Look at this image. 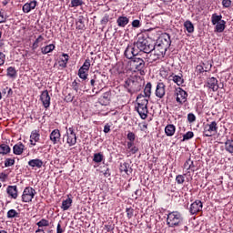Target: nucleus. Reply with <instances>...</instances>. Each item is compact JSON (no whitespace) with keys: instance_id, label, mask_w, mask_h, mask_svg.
I'll return each instance as SVG.
<instances>
[{"instance_id":"nucleus-10","label":"nucleus","mask_w":233,"mask_h":233,"mask_svg":"<svg viewBox=\"0 0 233 233\" xmlns=\"http://www.w3.org/2000/svg\"><path fill=\"white\" fill-rule=\"evenodd\" d=\"M138 55H139V49H137L136 43L128 45L124 52L125 57H127V59H131V60H133L134 57H137L136 56H138Z\"/></svg>"},{"instance_id":"nucleus-39","label":"nucleus","mask_w":233,"mask_h":233,"mask_svg":"<svg viewBox=\"0 0 233 233\" xmlns=\"http://www.w3.org/2000/svg\"><path fill=\"white\" fill-rule=\"evenodd\" d=\"M7 219H14V218H19V212L15 209H9L6 214Z\"/></svg>"},{"instance_id":"nucleus-63","label":"nucleus","mask_w":233,"mask_h":233,"mask_svg":"<svg viewBox=\"0 0 233 233\" xmlns=\"http://www.w3.org/2000/svg\"><path fill=\"white\" fill-rule=\"evenodd\" d=\"M133 147H134V141H130L129 140V142H127V148H128V150H130V148Z\"/></svg>"},{"instance_id":"nucleus-6","label":"nucleus","mask_w":233,"mask_h":233,"mask_svg":"<svg viewBox=\"0 0 233 233\" xmlns=\"http://www.w3.org/2000/svg\"><path fill=\"white\" fill-rule=\"evenodd\" d=\"M124 86L127 89L129 94H134L141 90V83H139L136 77L127 78L125 81Z\"/></svg>"},{"instance_id":"nucleus-51","label":"nucleus","mask_w":233,"mask_h":233,"mask_svg":"<svg viewBox=\"0 0 233 233\" xmlns=\"http://www.w3.org/2000/svg\"><path fill=\"white\" fill-rule=\"evenodd\" d=\"M78 77H80V79H86L88 77V74H86V71L83 70V69H79L78 70Z\"/></svg>"},{"instance_id":"nucleus-64","label":"nucleus","mask_w":233,"mask_h":233,"mask_svg":"<svg viewBox=\"0 0 233 233\" xmlns=\"http://www.w3.org/2000/svg\"><path fill=\"white\" fill-rule=\"evenodd\" d=\"M35 233H45V230L38 228L36 229Z\"/></svg>"},{"instance_id":"nucleus-8","label":"nucleus","mask_w":233,"mask_h":233,"mask_svg":"<svg viewBox=\"0 0 233 233\" xmlns=\"http://www.w3.org/2000/svg\"><path fill=\"white\" fill-rule=\"evenodd\" d=\"M63 142L67 143L69 147H74V145L77 143V136L76 135L74 128L70 127L67 129L66 134L63 137Z\"/></svg>"},{"instance_id":"nucleus-13","label":"nucleus","mask_w":233,"mask_h":233,"mask_svg":"<svg viewBox=\"0 0 233 233\" xmlns=\"http://www.w3.org/2000/svg\"><path fill=\"white\" fill-rule=\"evenodd\" d=\"M203 210V202L201 200H195L189 208V212L192 216L194 214H198V212H201Z\"/></svg>"},{"instance_id":"nucleus-44","label":"nucleus","mask_w":233,"mask_h":233,"mask_svg":"<svg viewBox=\"0 0 233 233\" xmlns=\"http://www.w3.org/2000/svg\"><path fill=\"white\" fill-rule=\"evenodd\" d=\"M103 154L101 153H96L94 154V157H93V161L94 163H101V161H103Z\"/></svg>"},{"instance_id":"nucleus-15","label":"nucleus","mask_w":233,"mask_h":233,"mask_svg":"<svg viewBox=\"0 0 233 233\" xmlns=\"http://www.w3.org/2000/svg\"><path fill=\"white\" fill-rule=\"evenodd\" d=\"M6 194L10 199H17L19 197V189H17V186H7Z\"/></svg>"},{"instance_id":"nucleus-60","label":"nucleus","mask_w":233,"mask_h":233,"mask_svg":"<svg viewBox=\"0 0 233 233\" xmlns=\"http://www.w3.org/2000/svg\"><path fill=\"white\" fill-rule=\"evenodd\" d=\"M130 154H137V152H139V147L133 146L130 149H129Z\"/></svg>"},{"instance_id":"nucleus-21","label":"nucleus","mask_w":233,"mask_h":233,"mask_svg":"<svg viewBox=\"0 0 233 233\" xmlns=\"http://www.w3.org/2000/svg\"><path fill=\"white\" fill-rule=\"evenodd\" d=\"M202 65H207V66H203ZM202 65H198L196 66V70L197 72H198V74H203V72H208V70L212 68V64L208 62H202Z\"/></svg>"},{"instance_id":"nucleus-19","label":"nucleus","mask_w":233,"mask_h":233,"mask_svg":"<svg viewBox=\"0 0 233 233\" xmlns=\"http://www.w3.org/2000/svg\"><path fill=\"white\" fill-rule=\"evenodd\" d=\"M208 88H210L213 92H218L219 89V85H218V78L210 77L207 81Z\"/></svg>"},{"instance_id":"nucleus-58","label":"nucleus","mask_w":233,"mask_h":233,"mask_svg":"<svg viewBox=\"0 0 233 233\" xmlns=\"http://www.w3.org/2000/svg\"><path fill=\"white\" fill-rule=\"evenodd\" d=\"M5 59L6 56L3 52H0V66H3L5 65Z\"/></svg>"},{"instance_id":"nucleus-32","label":"nucleus","mask_w":233,"mask_h":233,"mask_svg":"<svg viewBox=\"0 0 233 233\" xmlns=\"http://www.w3.org/2000/svg\"><path fill=\"white\" fill-rule=\"evenodd\" d=\"M69 59L70 56H68V54H63L59 62V66H62V68H66V65L68 64Z\"/></svg>"},{"instance_id":"nucleus-11","label":"nucleus","mask_w":233,"mask_h":233,"mask_svg":"<svg viewBox=\"0 0 233 233\" xmlns=\"http://www.w3.org/2000/svg\"><path fill=\"white\" fill-rule=\"evenodd\" d=\"M216 133H218V123L216 121L208 124L204 128L205 137H212Z\"/></svg>"},{"instance_id":"nucleus-14","label":"nucleus","mask_w":233,"mask_h":233,"mask_svg":"<svg viewBox=\"0 0 233 233\" xmlns=\"http://www.w3.org/2000/svg\"><path fill=\"white\" fill-rule=\"evenodd\" d=\"M166 88H167V86H165L163 82L157 83L156 91H155V96L158 97V99H163L165 97Z\"/></svg>"},{"instance_id":"nucleus-42","label":"nucleus","mask_w":233,"mask_h":233,"mask_svg":"<svg viewBox=\"0 0 233 233\" xmlns=\"http://www.w3.org/2000/svg\"><path fill=\"white\" fill-rule=\"evenodd\" d=\"M184 168L186 170L194 171V161H192L191 159L187 160L184 164Z\"/></svg>"},{"instance_id":"nucleus-52","label":"nucleus","mask_w":233,"mask_h":233,"mask_svg":"<svg viewBox=\"0 0 233 233\" xmlns=\"http://www.w3.org/2000/svg\"><path fill=\"white\" fill-rule=\"evenodd\" d=\"M126 212L128 219H132V218L134 217V208H127Z\"/></svg>"},{"instance_id":"nucleus-30","label":"nucleus","mask_w":233,"mask_h":233,"mask_svg":"<svg viewBox=\"0 0 233 233\" xmlns=\"http://www.w3.org/2000/svg\"><path fill=\"white\" fill-rule=\"evenodd\" d=\"M6 72V76L7 77H10V79H15L17 77V70H15V67L9 66Z\"/></svg>"},{"instance_id":"nucleus-40","label":"nucleus","mask_w":233,"mask_h":233,"mask_svg":"<svg viewBox=\"0 0 233 233\" xmlns=\"http://www.w3.org/2000/svg\"><path fill=\"white\" fill-rule=\"evenodd\" d=\"M63 95L65 96V101L66 103H72L74 101V95L68 91H64Z\"/></svg>"},{"instance_id":"nucleus-47","label":"nucleus","mask_w":233,"mask_h":233,"mask_svg":"<svg viewBox=\"0 0 233 233\" xmlns=\"http://www.w3.org/2000/svg\"><path fill=\"white\" fill-rule=\"evenodd\" d=\"M14 165H15V158H5V167H14Z\"/></svg>"},{"instance_id":"nucleus-54","label":"nucleus","mask_w":233,"mask_h":233,"mask_svg":"<svg viewBox=\"0 0 233 233\" xmlns=\"http://www.w3.org/2000/svg\"><path fill=\"white\" fill-rule=\"evenodd\" d=\"M127 139L128 141H136V134L134 132L127 133Z\"/></svg>"},{"instance_id":"nucleus-12","label":"nucleus","mask_w":233,"mask_h":233,"mask_svg":"<svg viewBox=\"0 0 233 233\" xmlns=\"http://www.w3.org/2000/svg\"><path fill=\"white\" fill-rule=\"evenodd\" d=\"M175 94L177 96V103L179 105H183V103H187V97H188V94L187 91L183 90L181 87L176 88Z\"/></svg>"},{"instance_id":"nucleus-27","label":"nucleus","mask_w":233,"mask_h":233,"mask_svg":"<svg viewBox=\"0 0 233 233\" xmlns=\"http://www.w3.org/2000/svg\"><path fill=\"white\" fill-rule=\"evenodd\" d=\"M12 152V148H10V146L6 144H1L0 145V155L1 156H8Z\"/></svg>"},{"instance_id":"nucleus-18","label":"nucleus","mask_w":233,"mask_h":233,"mask_svg":"<svg viewBox=\"0 0 233 233\" xmlns=\"http://www.w3.org/2000/svg\"><path fill=\"white\" fill-rule=\"evenodd\" d=\"M40 101L45 108H48V106H50V95L48 94V91L45 90L42 92Z\"/></svg>"},{"instance_id":"nucleus-49","label":"nucleus","mask_w":233,"mask_h":233,"mask_svg":"<svg viewBox=\"0 0 233 233\" xmlns=\"http://www.w3.org/2000/svg\"><path fill=\"white\" fill-rule=\"evenodd\" d=\"M177 185H183L185 183V175H177L176 177Z\"/></svg>"},{"instance_id":"nucleus-35","label":"nucleus","mask_w":233,"mask_h":233,"mask_svg":"<svg viewBox=\"0 0 233 233\" xmlns=\"http://www.w3.org/2000/svg\"><path fill=\"white\" fill-rule=\"evenodd\" d=\"M55 48H56V46H54V44H50L48 46L42 47L41 52L45 56L46 54H50V52H53Z\"/></svg>"},{"instance_id":"nucleus-61","label":"nucleus","mask_w":233,"mask_h":233,"mask_svg":"<svg viewBox=\"0 0 233 233\" xmlns=\"http://www.w3.org/2000/svg\"><path fill=\"white\" fill-rule=\"evenodd\" d=\"M0 23H6V16L0 12Z\"/></svg>"},{"instance_id":"nucleus-56","label":"nucleus","mask_w":233,"mask_h":233,"mask_svg":"<svg viewBox=\"0 0 233 233\" xmlns=\"http://www.w3.org/2000/svg\"><path fill=\"white\" fill-rule=\"evenodd\" d=\"M230 5H232V0H222V6L224 8H229Z\"/></svg>"},{"instance_id":"nucleus-43","label":"nucleus","mask_w":233,"mask_h":233,"mask_svg":"<svg viewBox=\"0 0 233 233\" xmlns=\"http://www.w3.org/2000/svg\"><path fill=\"white\" fill-rule=\"evenodd\" d=\"M2 94H4V96L7 94L6 97H12V96H14V90L8 86H5L2 89Z\"/></svg>"},{"instance_id":"nucleus-2","label":"nucleus","mask_w":233,"mask_h":233,"mask_svg":"<svg viewBox=\"0 0 233 233\" xmlns=\"http://www.w3.org/2000/svg\"><path fill=\"white\" fill-rule=\"evenodd\" d=\"M135 45L139 52H144V54H150L154 52V42L149 37L140 35Z\"/></svg>"},{"instance_id":"nucleus-1","label":"nucleus","mask_w":233,"mask_h":233,"mask_svg":"<svg viewBox=\"0 0 233 233\" xmlns=\"http://www.w3.org/2000/svg\"><path fill=\"white\" fill-rule=\"evenodd\" d=\"M172 45L170 35L168 33L162 34L157 40V44L153 42V52L157 57H165V54Z\"/></svg>"},{"instance_id":"nucleus-55","label":"nucleus","mask_w":233,"mask_h":233,"mask_svg":"<svg viewBox=\"0 0 233 233\" xmlns=\"http://www.w3.org/2000/svg\"><path fill=\"white\" fill-rule=\"evenodd\" d=\"M187 121L188 123H194V121H196V115H194L193 113H189L187 115Z\"/></svg>"},{"instance_id":"nucleus-33","label":"nucleus","mask_w":233,"mask_h":233,"mask_svg":"<svg viewBox=\"0 0 233 233\" xmlns=\"http://www.w3.org/2000/svg\"><path fill=\"white\" fill-rule=\"evenodd\" d=\"M43 41H45V36L40 35L33 43L32 50H37V48H39V43H43Z\"/></svg>"},{"instance_id":"nucleus-26","label":"nucleus","mask_w":233,"mask_h":233,"mask_svg":"<svg viewBox=\"0 0 233 233\" xmlns=\"http://www.w3.org/2000/svg\"><path fill=\"white\" fill-rule=\"evenodd\" d=\"M165 134H166V136H167V137H172V136H174V134H176V126H174L172 124H168L165 127Z\"/></svg>"},{"instance_id":"nucleus-28","label":"nucleus","mask_w":233,"mask_h":233,"mask_svg":"<svg viewBox=\"0 0 233 233\" xmlns=\"http://www.w3.org/2000/svg\"><path fill=\"white\" fill-rule=\"evenodd\" d=\"M144 97L147 99H150V96H152V83L148 82L144 88Z\"/></svg>"},{"instance_id":"nucleus-41","label":"nucleus","mask_w":233,"mask_h":233,"mask_svg":"<svg viewBox=\"0 0 233 233\" xmlns=\"http://www.w3.org/2000/svg\"><path fill=\"white\" fill-rule=\"evenodd\" d=\"M85 2L83 0H71L70 7L71 8H77V6H83Z\"/></svg>"},{"instance_id":"nucleus-3","label":"nucleus","mask_w":233,"mask_h":233,"mask_svg":"<svg viewBox=\"0 0 233 233\" xmlns=\"http://www.w3.org/2000/svg\"><path fill=\"white\" fill-rule=\"evenodd\" d=\"M136 110L140 116L141 119H147L148 117V98H146L142 94L137 97Z\"/></svg>"},{"instance_id":"nucleus-53","label":"nucleus","mask_w":233,"mask_h":233,"mask_svg":"<svg viewBox=\"0 0 233 233\" xmlns=\"http://www.w3.org/2000/svg\"><path fill=\"white\" fill-rule=\"evenodd\" d=\"M7 179H8V174L4 173V172L0 173V181H1L2 183H5V181H6Z\"/></svg>"},{"instance_id":"nucleus-31","label":"nucleus","mask_w":233,"mask_h":233,"mask_svg":"<svg viewBox=\"0 0 233 233\" xmlns=\"http://www.w3.org/2000/svg\"><path fill=\"white\" fill-rule=\"evenodd\" d=\"M72 88L75 90V92H79V90L83 89V84H81V80L76 79L72 83Z\"/></svg>"},{"instance_id":"nucleus-34","label":"nucleus","mask_w":233,"mask_h":233,"mask_svg":"<svg viewBox=\"0 0 233 233\" xmlns=\"http://www.w3.org/2000/svg\"><path fill=\"white\" fill-rule=\"evenodd\" d=\"M120 172H125V174H132V168H130V165L128 163H123L120 165Z\"/></svg>"},{"instance_id":"nucleus-46","label":"nucleus","mask_w":233,"mask_h":233,"mask_svg":"<svg viewBox=\"0 0 233 233\" xmlns=\"http://www.w3.org/2000/svg\"><path fill=\"white\" fill-rule=\"evenodd\" d=\"M36 225L39 228H42V227H49L50 222L45 218H42L40 221L36 223Z\"/></svg>"},{"instance_id":"nucleus-24","label":"nucleus","mask_w":233,"mask_h":233,"mask_svg":"<svg viewBox=\"0 0 233 233\" xmlns=\"http://www.w3.org/2000/svg\"><path fill=\"white\" fill-rule=\"evenodd\" d=\"M28 165L31 168H41L43 167V160L39 158L31 159L28 161Z\"/></svg>"},{"instance_id":"nucleus-17","label":"nucleus","mask_w":233,"mask_h":233,"mask_svg":"<svg viewBox=\"0 0 233 233\" xmlns=\"http://www.w3.org/2000/svg\"><path fill=\"white\" fill-rule=\"evenodd\" d=\"M35 6H37V1L33 0V1L25 3L23 5L22 10H23L24 14H30V12H32V10L35 9Z\"/></svg>"},{"instance_id":"nucleus-16","label":"nucleus","mask_w":233,"mask_h":233,"mask_svg":"<svg viewBox=\"0 0 233 233\" xmlns=\"http://www.w3.org/2000/svg\"><path fill=\"white\" fill-rule=\"evenodd\" d=\"M97 83H98L97 87H94L96 86V85H97ZM90 85L93 87L92 89L93 94H99V92H101V90L103 89V84L99 83V81L97 80V76L96 75L91 78Z\"/></svg>"},{"instance_id":"nucleus-62","label":"nucleus","mask_w":233,"mask_h":233,"mask_svg":"<svg viewBox=\"0 0 233 233\" xmlns=\"http://www.w3.org/2000/svg\"><path fill=\"white\" fill-rule=\"evenodd\" d=\"M104 132H105V134H108V132H110V125H108V124L105 125Z\"/></svg>"},{"instance_id":"nucleus-4","label":"nucleus","mask_w":233,"mask_h":233,"mask_svg":"<svg viewBox=\"0 0 233 233\" xmlns=\"http://www.w3.org/2000/svg\"><path fill=\"white\" fill-rule=\"evenodd\" d=\"M183 215H181V213L178 211H172L167 214V225L171 228L181 227V225H183Z\"/></svg>"},{"instance_id":"nucleus-59","label":"nucleus","mask_w":233,"mask_h":233,"mask_svg":"<svg viewBox=\"0 0 233 233\" xmlns=\"http://www.w3.org/2000/svg\"><path fill=\"white\" fill-rule=\"evenodd\" d=\"M133 28H139L141 26V22L139 20H134L132 22Z\"/></svg>"},{"instance_id":"nucleus-36","label":"nucleus","mask_w":233,"mask_h":233,"mask_svg":"<svg viewBox=\"0 0 233 233\" xmlns=\"http://www.w3.org/2000/svg\"><path fill=\"white\" fill-rule=\"evenodd\" d=\"M225 150L228 152V154H233V140L227 139L225 142Z\"/></svg>"},{"instance_id":"nucleus-9","label":"nucleus","mask_w":233,"mask_h":233,"mask_svg":"<svg viewBox=\"0 0 233 233\" xmlns=\"http://www.w3.org/2000/svg\"><path fill=\"white\" fill-rule=\"evenodd\" d=\"M35 189L32 187H25L23 193H22V202L23 203H32V199L35 197Z\"/></svg>"},{"instance_id":"nucleus-23","label":"nucleus","mask_w":233,"mask_h":233,"mask_svg":"<svg viewBox=\"0 0 233 233\" xmlns=\"http://www.w3.org/2000/svg\"><path fill=\"white\" fill-rule=\"evenodd\" d=\"M169 77H171V81L175 82L177 86H182L183 83H185V79H183V75H174L172 74Z\"/></svg>"},{"instance_id":"nucleus-20","label":"nucleus","mask_w":233,"mask_h":233,"mask_svg":"<svg viewBox=\"0 0 233 233\" xmlns=\"http://www.w3.org/2000/svg\"><path fill=\"white\" fill-rule=\"evenodd\" d=\"M25 144L18 142L13 147V154H15V156H21L25 152Z\"/></svg>"},{"instance_id":"nucleus-38","label":"nucleus","mask_w":233,"mask_h":233,"mask_svg":"<svg viewBox=\"0 0 233 233\" xmlns=\"http://www.w3.org/2000/svg\"><path fill=\"white\" fill-rule=\"evenodd\" d=\"M70 207H72V198H67L66 200L62 201L61 208L63 210H68V208H70Z\"/></svg>"},{"instance_id":"nucleus-7","label":"nucleus","mask_w":233,"mask_h":233,"mask_svg":"<svg viewBox=\"0 0 233 233\" xmlns=\"http://www.w3.org/2000/svg\"><path fill=\"white\" fill-rule=\"evenodd\" d=\"M131 66L137 72H139L140 76H145L146 63L143 58L137 56L134 57L133 60H131Z\"/></svg>"},{"instance_id":"nucleus-50","label":"nucleus","mask_w":233,"mask_h":233,"mask_svg":"<svg viewBox=\"0 0 233 233\" xmlns=\"http://www.w3.org/2000/svg\"><path fill=\"white\" fill-rule=\"evenodd\" d=\"M194 137V132L188 131L183 136V141H188V139H192Z\"/></svg>"},{"instance_id":"nucleus-29","label":"nucleus","mask_w":233,"mask_h":233,"mask_svg":"<svg viewBox=\"0 0 233 233\" xmlns=\"http://www.w3.org/2000/svg\"><path fill=\"white\" fill-rule=\"evenodd\" d=\"M50 141H52L54 145L57 144L59 141V129H55L51 132Z\"/></svg>"},{"instance_id":"nucleus-22","label":"nucleus","mask_w":233,"mask_h":233,"mask_svg":"<svg viewBox=\"0 0 233 233\" xmlns=\"http://www.w3.org/2000/svg\"><path fill=\"white\" fill-rule=\"evenodd\" d=\"M128 23H130V19L127 16L122 15L116 19V25L120 28H125V26H127V25H128Z\"/></svg>"},{"instance_id":"nucleus-48","label":"nucleus","mask_w":233,"mask_h":233,"mask_svg":"<svg viewBox=\"0 0 233 233\" xmlns=\"http://www.w3.org/2000/svg\"><path fill=\"white\" fill-rule=\"evenodd\" d=\"M80 70H84L86 72H88V70H90V59H86L83 66L80 67Z\"/></svg>"},{"instance_id":"nucleus-5","label":"nucleus","mask_w":233,"mask_h":233,"mask_svg":"<svg viewBox=\"0 0 233 233\" xmlns=\"http://www.w3.org/2000/svg\"><path fill=\"white\" fill-rule=\"evenodd\" d=\"M222 19L223 15H221L213 14L211 16V23L216 25L215 30L218 32V34L225 32V28H227V21Z\"/></svg>"},{"instance_id":"nucleus-37","label":"nucleus","mask_w":233,"mask_h":233,"mask_svg":"<svg viewBox=\"0 0 233 233\" xmlns=\"http://www.w3.org/2000/svg\"><path fill=\"white\" fill-rule=\"evenodd\" d=\"M184 27L186 28L187 32H188V34H194V24H192L190 20H187L184 23Z\"/></svg>"},{"instance_id":"nucleus-25","label":"nucleus","mask_w":233,"mask_h":233,"mask_svg":"<svg viewBox=\"0 0 233 233\" xmlns=\"http://www.w3.org/2000/svg\"><path fill=\"white\" fill-rule=\"evenodd\" d=\"M39 137H41V135H39V131L37 130L32 131L30 136V143L33 147H35V143L39 141Z\"/></svg>"},{"instance_id":"nucleus-45","label":"nucleus","mask_w":233,"mask_h":233,"mask_svg":"<svg viewBox=\"0 0 233 233\" xmlns=\"http://www.w3.org/2000/svg\"><path fill=\"white\" fill-rule=\"evenodd\" d=\"M76 28L78 30H85V19L83 18H78V20L76 21Z\"/></svg>"},{"instance_id":"nucleus-57","label":"nucleus","mask_w":233,"mask_h":233,"mask_svg":"<svg viewBox=\"0 0 233 233\" xmlns=\"http://www.w3.org/2000/svg\"><path fill=\"white\" fill-rule=\"evenodd\" d=\"M109 21H110V15H108V14H106L101 20V24L106 25V23H108Z\"/></svg>"}]
</instances>
